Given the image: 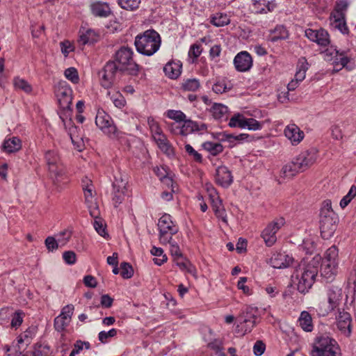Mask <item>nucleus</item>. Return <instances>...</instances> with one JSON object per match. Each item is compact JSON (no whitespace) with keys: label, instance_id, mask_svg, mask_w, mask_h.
Returning a JSON list of instances; mask_svg holds the SVG:
<instances>
[{"label":"nucleus","instance_id":"16","mask_svg":"<svg viewBox=\"0 0 356 356\" xmlns=\"http://www.w3.org/2000/svg\"><path fill=\"white\" fill-rule=\"evenodd\" d=\"M209 197L215 215L217 218L221 219L222 222L227 223V219L226 211L222 204L221 200L214 188H211L209 191Z\"/></svg>","mask_w":356,"mask_h":356},{"label":"nucleus","instance_id":"1","mask_svg":"<svg viewBox=\"0 0 356 356\" xmlns=\"http://www.w3.org/2000/svg\"><path fill=\"white\" fill-rule=\"evenodd\" d=\"M320 259V257H314L308 264H301L296 270L297 289L300 293L307 292L314 284Z\"/></svg>","mask_w":356,"mask_h":356},{"label":"nucleus","instance_id":"19","mask_svg":"<svg viewBox=\"0 0 356 356\" xmlns=\"http://www.w3.org/2000/svg\"><path fill=\"white\" fill-rule=\"evenodd\" d=\"M207 129V125L204 123L198 124L191 120H185L183 124L178 129L177 132L181 136H188L193 132H202Z\"/></svg>","mask_w":356,"mask_h":356},{"label":"nucleus","instance_id":"36","mask_svg":"<svg viewBox=\"0 0 356 356\" xmlns=\"http://www.w3.org/2000/svg\"><path fill=\"white\" fill-rule=\"evenodd\" d=\"M323 262L329 264L334 263V264H338V249L336 246H331L327 250L325 253Z\"/></svg>","mask_w":356,"mask_h":356},{"label":"nucleus","instance_id":"14","mask_svg":"<svg viewBox=\"0 0 356 356\" xmlns=\"http://www.w3.org/2000/svg\"><path fill=\"white\" fill-rule=\"evenodd\" d=\"M74 309L72 305H67L62 309L60 314L54 319V327L57 331L64 330L69 325Z\"/></svg>","mask_w":356,"mask_h":356},{"label":"nucleus","instance_id":"9","mask_svg":"<svg viewBox=\"0 0 356 356\" xmlns=\"http://www.w3.org/2000/svg\"><path fill=\"white\" fill-rule=\"evenodd\" d=\"M343 293L341 288L337 286H331L327 290V299L328 305L327 308L319 307L318 312L321 316H326L330 312L337 308L342 300Z\"/></svg>","mask_w":356,"mask_h":356},{"label":"nucleus","instance_id":"12","mask_svg":"<svg viewBox=\"0 0 356 356\" xmlns=\"http://www.w3.org/2000/svg\"><path fill=\"white\" fill-rule=\"evenodd\" d=\"M118 71L119 70L115 62H108L99 72L101 86L105 88H111L115 81Z\"/></svg>","mask_w":356,"mask_h":356},{"label":"nucleus","instance_id":"59","mask_svg":"<svg viewBox=\"0 0 356 356\" xmlns=\"http://www.w3.org/2000/svg\"><path fill=\"white\" fill-rule=\"evenodd\" d=\"M72 236L71 232L69 230H63L56 235L57 240L60 246H64L70 239Z\"/></svg>","mask_w":356,"mask_h":356},{"label":"nucleus","instance_id":"45","mask_svg":"<svg viewBox=\"0 0 356 356\" xmlns=\"http://www.w3.org/2000/svg\"><path fill=\"white\" fill-rule=\"evenodd\" d=\"M261 237L268 247L273 245L277 241V236L266 227L262 231Z\"/></svg>","mask_w":356,"mask_h":356},{"label":"nucleus","instance_id":"35","mask_svg":"<svg viewBox=\"0 0 356 356\" xmlns=\"http://www.w3.org/2000/svg\"><path fill=\"white\" fill-rule=\"evenodd\" d=\"M337 215L333 211L332 208V202L330 200H325L323 204L320 211V219L336 218Z\"/></svg>","mask_w":356,"mask_h":356},{"label":"nucleus","instance_id":"42","mask_svg":"<svg viewBox=\"0 0 356 356\" xmlns=\"http://www.w3.org/2000/svg\"><path fill=\"white\" fill-rule=\"evenodd\" d=\"M147 124L153 138L163 134V132L159 123L153 118H148Z\"/></svg>","mask_w":356,"mask_h":356},{"label":"nucleus","instance_id":"13","mask_svg":"<svg viewBox=\"0 0 356 356\" xmlns=\"http://www.w3.org/2000/svg\"><path fill=\"white\" fill-rule=\"evenodd\" d=\"M318 159V150L311 148L300 153L294 160L298 168L303 172L316 163Z\"/></svg>","mask_w":356,"mask_h":356},{"label":"nucleus","instance_id":"54","mask_svg":"<svg viewBox=\"0 0 356 356\" xmlns=\"http://www.w3.org/2000/svg\"><path fill=\"white\" fill-rule=\"evenodd\" d=\"M95 40V33L92 30H88L79 37V42L82 44L92 43Z\"/></svg>","mask_w":356,"mask_h":356},{"label":"nucleus","instance_id":"29","mask_svg":"<svg viewBox=\"0 0 356 356\" xmlns=\"http://www.w3.org/2000/svg\"><path fill=\"white\" fill-rule=\"evenodd\" d=\"M182 65L180 61H169L163 67L166 76L170 79H177L181 74Z\"/></svg>","mask_w":356,"mask_h":356},{"label":"nucleus","instance_id":"18","mask_svg":"<svg viewBox=\"0 0 356 356\" xmlns=\"http://www.w3.org/2000/svg\"><path fill=\"white\" fill-rule=\"evenodd\" d=\"M337 217L320 219L321 234L324 239H329L333 236L337 227Z\"/></svg>","mask_w":356,"mask_h":356},{"label":"nucleus","instance_id":"5","mask_svg":"<svg viewBox=\"0 0 356 356\" xmlns=\"http://www.w3.org/2000/svg\"><path fill=\"white\" fill-rule=\"evenodd\" d=\"M134 52L131 48L122 47L116 53L115 60L119 71L127 72L130 74H136L138 65L133 58Z\"/></svg>","mask_w":356,"mask_h":356},{"label":"nucleus","instance_id":"50","mask_svg":"<svg viewBox=\"0 0 356 356\" xmlns=\"http://www.w3.org/2000/svg\"><path fill=\"white\" fill-rule=\"evenodd\" d=\"M141 0H118V3L125 10H134L137 9L140 4Z\"/></svg>","mask_w":356,"mask_h":356},{"label":"nucleus","instance_id":"11","mask_svg":"<svg viewBox=\"0 0 356 356\" xmlns=\"http://www.w3.org/2000/svg\"><path fill=\"white\" fill-rule=\"evenodd\" d=\"M95 124L108 137L111 138L118 137V134L116 127L114 125L110 115L103 110L97 111Z\"/></svg>","mask_w":356,"mask_h":356},{"label":"nucleus","instance_id":"2","mask_svg":"<svg viewBox=\"0 0 356 356\" xmlns=\"http://www.w3.org/2000/svg\"><path fill=\"white\" fill-rule=\"evenodd\" d=\"M45 160L54 184L58 189H61L62 184H66L68 181L59 156L56 152L49 150L45 153Z\"/></svg>","mask_w":356,"mask_h":356},{"label":"nucleus","instance_id":"21","mask_svg":"<svg viewBox=\"0 0 356 356\" xmlns=\"http://www.w3.org/2000/svg\"><path fill=\"white\" fill-rule=\"evenodd\" d=\"M216 181L222 187H228L232 183V175L226 166L221 165L216 168Z\"/></svg>","mask_w":356,"mask_h":356},{"label":"nucleus","instance_id":"61","mask_svg":"<svg viewBox=\"0 0 356 356\" xmlns=\"http://www.w3.org/2000/svg\"><path fill=\"white\" fill-rule=\"evenodd\" d=\"M185 150L188 153V154L195 161L201 163L202 161V155L197 152L196 150L193 149V147L189 145L186 144L185 145Z\"/></svg>","mask_w":356,"mask_h":356},{"label":"nucleus","instance_id":"6","mask_svg":"<svg viewBox=\"0 0 356 356\" xmlns=\"http://www.w3.org/2000/svg\"><path fill=\"white\" fill-rule=\"evenodd\" d=\"M159 241L166 245L172 239V236L179 231L178 225L172 220L170 215L165 213L159 220Z\"/></svg>","mask_w":356,"mask_h":356},{"label":"nucleus","instance_id":"7","mask_svg":"<svg viewBox=\"0 0 356 356\" xmlns=\"http://www.w3.org/2000/svg\"><path fill=\"white\" fill-rule=\"evenodd\" d=\"M82 182L85 202L87 205L89 213L92 218H97L99 215V211L96 202L95 191L92 184V181L86 177L83 179Z\"/></svg>","mask_w":356,"mask_h":356},{"label":"nucleus","instance_id":"55","mask_svg":"<svg viewBox=\"0 0 356 356\" xmlns=\"http://www.w3.org/2000/svg\"><path fill=\"white\" fill-rule=\"evenodd\" d=\"M120 275L124 279L131 278L134 275L132 266L127 262H123L120 265Z\"/></svg>","mask_w":356,"mask_h":356},{"label":"nucleus","instance_id":"49","mask_svg":"<svg viewBox=\"0 0 356 356\" xmlns=\"http://www.w3.org/2000/svg\"><path fill=\"white\" fill-rule=\"evenodd\" d=\"M165 115L168 118L178 123L183 122L186 119V115L182 111L178 110H168Z\"/></svg>","mask_w":356,"mask_h":356},{"label":"nucleus","instance_id":"34","mask_svg":"<svg viewBox=\"0 0 356 356\" xmlns=\"http://www.w3.org/2000/svg\"><path fill=\"white\" fill-rule=\"evenodd\" d=\"M309 63L305 58H300L297 65V70L295 74V79L299 82L302 81L306 75V72L308 70Z\"/></svg>","mask_w":356,"mask_h":356},{"label":"nucleus","instance_id":"3","mask_svg":"<svg viewBox=\"0 0 356 356\" xmlns=\"http://www.w3.org/2000/svg\"><path fill=\"white\" fill-rule=\"evenodd\" d=\"M161 42V37L156 31L147 30L136 37L134 44L139 53L149 56L159 50Z\"/></svg>","mask_w":356,"mask_h":356},{"label":"nucleus","instance_id":"17","mask_svg":"<svg viewBox=\"0 0 356 356\" xmlns=\"http://www.w3.org/2000/svg\"><path fill=\"white\" fill-rule=\"evenodd\" d=\"M239 318L241 323L245 325V332H250L257 323V309L252 307H247Z\"/></svg>","mask_w":356,"mask_h":356},{"label":"nucleus","instance_id":"15","mask_svg":"<svg viewBox=\"0 0 356 356\" xmlns=\"http://www.w3.org/2000/svg\"><path fill=\"white\" fill-rule=\"evenodd\" d=\"M305 35L309 40L316 42L320 46H327L330 42L328 32L323 29L318 30L308 29L305 30Z\"/></svg>","mask_w":356,"mask_h":356},{"label":"nucleus","instance_id":"47","mask_svg":"<svg viewBox=\"0 0 356 356\" xmlns=\"http://www.w3.org/2000/svg\"><path fill=\"white\" fill-rule=\"evenodd\" d=\"M200 83L197 79H188L182 83V88L187 91H196L199 89Z\"/></svg>","mask_w":356,"mask_h":356},{"label":"nucleus","instance_id":"27","mask_svg":"<svg viewBox=\"0 0 356 356\" xmlns=\"http://www.w3.org/2000/svg\"><path fill=\"white\" fill-rule=\"evenodd\" d=\"M330 24L338 29L341 33L346 34L348 33V28L346 22V16L330 13Z\"/></svg>","mask_w":356,"mask_h":356},{"label":"nucleus","instance_id":"63","mask_svg":"<svg viewBox=\"0 0 356 356\" xmlns=\"http://www.w3.org/2000/svg\"><path fill=\"white\" fill-rule=\"evenodd\" d=\"M49 348L47 345H36L33 352V356H48Z\"/></svg>","mask_w":356,"mask_h":356},{"label":"nucleus","instance_id":"32","mask_svg":"<svg viewBox=\"0 0 356 356\" xmlns=\"http://www.w3.org/2000/svg\"><path fill=\"white\" fill-rule=\"evenodd\" d=\"M298 323L300 327L305 332H312L313 330L312 318L307 311H303L300 313Z\"/></svg>","mask_w":356,"mask_h":356},{"label":"nucleus","instance_id":"4","mask_svg":"<svg viewBox=\"0 0 356 356\" xmlns=\"http://www.w3.org/2000/svg\"><path fill=\"white\" fill-rule=\"evenodd\" d=\"M312 356H341V350L334 339L320 334L314 341Z\"/></svg>","mask_w":356,"mask_h":356},{"label":"nucleus","instance_id":"56","mask_svg":"<svg viewBox=\"0 0 356 356\" xmlns=\"http://www.w3.org/2000/svg\"><path fill=\"white\" fill-rule=\"evenodd\" d=\"M111 99L113 104L119 108L124 106L126 104L125 99L122 95L118 92H115L111 95Z\"/></svg>","mask_w":356,"mask_h":356},{"label":"nucleus","instance_id":"31","mask_svg":"<svg viewBox=\"0 0 356 356\" xmlns=\"http://www.w3.org/2000/svg\"><path fill=\"white\" fill-rule=\"evenodd\" d=\"M22 147V143L19 138L13 137L4 140L3 143V149L7 153L17 152Z\"/></svg>","mask_w":356,"mask_h":356},{"label":"nucleus","instance_id":"52","mask_svg":"<svg viewBox=\"0 0 356 356\" xmlns=\"http://www.w3.org/2000/svg\"><path fill=\"white\" fill-rule=\"evenodd\" d=\"M127 189H120L119 188H113V202L115 207L121 204L124 199L125 192Z\"/></svg>","mask_w":356,"mask_h":356},{"label":"nucleus","instance_id":"28","mask_svg":"<svg viewBox=\"0 0 356 356\" xmlns=\"http://www.w3.org/2000/svg\"><path fill=\"white\" fill-rule=\"evenodd\" d=\"M90 7L92 15L96 17H106L111 14V9L106 3L93 2Z\"/></svg>","mask_w":356,"mask_h":356},{"label":"nucleus","instance_id":"37","mask_svg":"<svg viewBox=\"0 0 356 356\" xmlns=\"http://www.w3.org/2000/svg\"><path fill=\"white\" fill-rule=\"evenodd\" d=\"M202 147L213 156H216L223 151V146L219 143L207 141L202 144Z\"/></svg>","mask_w":356,"mask_h":356},{"label":"nucleus","instance_id":"62","mask_svg":"<svg viewBox=\"0 0 356 356\" xmlns=\"http://www.w3.org/2000/svg\"><path fill=\"white\" fill-rule=\"evenodd\" d=\"M44 244L49 252H53L58 248L60 245L57 238L53 236H48L44 241Z\"/></svg>","mask_w":356,"mask_h":356},{"label":"nucleus","instance_id":"46","mask_svg":"<svg viewBox=\"0 0 356 356\" xmlns=\"http://www.w3.org/2000/svg\"><path fill=\"white\" fill-rule=\"evenodd\" d=\"M231 84L226 80L222 79L216 81L213 86V90L216 94H222L230 90Z\"/></svg>","mask_w":356,"mask_h":356},{"label":"nucleus","instance_id":"38","mask_svg":"<svg viewBox=\"0 0 356 356\" xmlns=\"http://www.w3.org/2000/svg\"><path fill=\"white\" fill-rule=\"evenodd\" d=\"M229 22V17L223 13H216L211 19V23L217 27L227 25Z\"/></svg>","mask_w":356,"mask_h":356},{"label":"nucleus","instance_id":"43","mask_svg":"<svg viewBox=\"0 0 356 356\" xmlns=\"http://www.w3.org/2000/svg\"><path fill=\"white\" fill-rule=\"evenodd\" d=\"M248 138L249 135L247 134H240L238 135H233L231 134H227V132H223L222 134V140L227 141L230 143H232L234 141L241 142L248 139Z\"/></svg>","mask_w":356,"mask_h":356},{"label":"nucleus","instance_id":"25","mask_svg":"<svg viewBox=\"0 0 356 356\" xmlns=\"http://www.w3.org/2000/svg\"><path fill=\"white\" fill-rule=\"evenodd\" d=\"M153 139L155 141V143H156L158 147L165 155H167L168 157H174L175 156V154L174 148L164 134L162 135H160Z\"/></svg>","mask_w":356,"mask_h":356},{"label":"nucleus","instance_id":"33","mask_svg":"<svg viewBox=\"0 0 356 356\" xmlns=\"http://www.w3.org/2000/svg\"><path fill=\"white\" fill-rule=\"evenodd\" d=\"M211 113L216 120L227 119L228 108L224 104L215 103L211 108Z\"/></svg>","mask_w":356,"mask_h":356},{"label":"nucleus","instance_id":"8","mask_svg":"<svg viewBox=\"0 0 356 356\" xmlns=\"http://www.w3.org/2000/svg\"><path fill=\"white\" fill-rule=\"evenodd\" d=\"M324 60L333 64V71L339 72L346 66L350 59L343 51L339 52L336 48L330 47L322 52Z\"/></svg>","mask_w":356,"mask_h":356},{"label":"nucleus","instance_id":"41","mask_svg":"<svg viewBox=\"0 0 356 356\" xmlns=\"http://www.w3.org/2000/svg\"><path fill=\"white\" fill-rule=\"evenodd\" d=\"M285 224V219L283 217H278L270 222L266 227L272 231L276 235L277 232L284 227Z\"/></svg>","mask_w":356,"mask_h":356},{"label":"nucleus","instance_id":"26","mask_svg":"<svg viewBox=\"0 0 356 356\" xmlns=\"http://www.w3.org/2000/svg\"><path fill=\"white\" fill-rule=\"evenodd\" d=\"M299 172H302L298 168L295 160L285 164L281 169L280 177L283 179H290L296 176Z\"/></svg>","mask_w":356,"mask_h":356},{"label":"nucleus","instance_id":"57","mask_svg":"<svg viewBox=\"0 0 356 356\" xmlns=\"http://www.w3.org/2000/svg\"><path fill=\"white\" fill-rule=\"evenodd\" d=\"M263 123L256 120L254 118H245V128L249 130L257 131L260 130L263 127Z\"/></svg>","mask_w":356,"mask_h":356},{"label":"nucleus","instance_id":"22","mask_svg":"<svg viewBox=\"0 0 356 356\" xmlns=\"http://www.w3.org/2000/svg\"><path fill=\"white\" fill-rule=\"evenodd\" d=\"M270 262L274 268H284L292 264L293 258L284 252H277L272 256Z\"/></svg>","mask_w":356,"mask_h":356},{"label":"nucleus","instance_id":"60","mask_svg":"<svg viewBox=\"0 0 356 356\" xmlns=\"http://www.w3.org/2000/svg\"><path fill=\"white\" fill-rule=\"evenodd\" d=\"M117 334V330L112 328L108 332L102 331L98 334L99 340L101 343H105L111 337H113Z\"/></svg>","mask_w":356,"mask_h":356},{"label":"nucleus","instance_id":"24","mask_svg":"<svg viewBox=\"0 0 356 356\" xmlns=\"http://www.w3.org/2000/svg\"><path fill=\"white\" fill-rule=\"evenodd\" d=\"M284 134L293 145H298L304 138L303 131L293 124L286 127Z\"/></svg>","mask_w":356,"mask_h":356},{"label":"nucleus","instance_id":"20","mask_svg":"<svg viewBox=\"0 0 356 356\" xmlns=\"http://www.w3.org/2000/svg\"><path fill=\"white\" fill-rule=\"evenodd\" d=\"M234 64L237 71L246 72L251 68L252 59L247 51H241L235 56Z\"/></svg>","mask_w":356,"mask_h":356},{"label":"nucleus","instance_id":"40","mask_svg":"<svg viewBox=\"0 0 356 356\" xmlns=\"http://www.w3.org/2000/svg\"><path fill=\"white\" fill-rule=\"evenodd\" d=\"M175 264L183 271L194 274L195 269L191 264L181 256L179 259H174Z\"/></svg>","mask_w":356,"mask_h":356},{"label":"nucleus","instance_id":"10","mask_svg":"<svg viewBox=\"0 0 356 356\" xmlns=\"http://www.w3.org/2000/svg\"><path fill=\"white\" fill-rule=\"evenodd\" d=\"M335 323L341 335L347 338L350 337L353 330V319L349 312L344 309H338L335 316Z\"/></svg>","mask_w":356,"mask_h":356},{"label":"nucleus","instance_id":"23","mask_svg":"<svg viewBox=\"0 0 356 356\" xmlns=\"http://www.w3.org/2000/svg\"><path fill=\"white\" fill-rule=\"evenodd\" d=\"M58 102L61 108L67 109L72 103V90L68 87H62L57 92Z\"/></svg>","mask_w":356,"mask_h":356},{"label":"nucleus","instance_id":"48","mask_svg":"<svg viewBox=\"0 0 356 356\" xmlns=\"http://www.w3.org/2000/svg\"><path fill=\"white\" fill-rule=\"evenodd\" d=\"M127 179L126 175L118 172L114 176L113 188H119L120 189H127Z\"/></svg>","mask_w":356,"mask_h":356},{"label":"nucleus","instance_id":"64","mask_svg":"<svg viewBox=\"0 0 356 356\" xmlns=\"http://www.w3.org/2000/svg\"><path fill=\"white\" fill-rule=\"evenodd\" d=\"M23 322V313L20 311L16 312L12 317L11 327L17 328Z\"/></svg>","mask_w":356,"mask_h":356},{"label":"nucleus","instance_id":"30","mask_svg":"<svg viewBox=\"0 0 356 356\" xmlns=\"http://www.w3.org/2000/svg\"><path fill=\"white\" fill-rule=\"evenodd\" d=\"M338 264L334 263H322L321 265V275L327 280V281H332L337 273Z\"/></svg>","mask_w":356,"mask_h":356},{"label":"nucleus","instance_id":"44","mask_svg":"<svg viewBox=\"0 0 356 356\" xmlns=\"http://www.w3.org/2000/svg\"><path fill=\"white\" fill-rule=\"evenodd\" d=\"M245 118L243 115L236 113L229 120V126L230 127H239L245 129Z\"/></svg>","mask_w":356,"mask_h":356},{"label":"nucleus","instance_id":"39","mask_svg":"<svg viewBox=\"0 0 356 356\" xmlns=\"http://www.w3.org/2000/svg\"><path fill=\"white\" fill-rule=\"evenodd\" d=\"M13 84L15 89L21 90L27 94L31 93L33 89L31 85L27 81L19 77L14 79Z\"/></svg>","mask_w":356,"mask_h":356},{"label":"nucleus","instance_id":"53","mask_svg":"<svg viewBox=\"0 0 356 356\" xmlns=\"http://www.w3.org/2000/svg\"><path fill=\"white\" fill-rule=\"evenodd\" d=\"M347 0H341L337 1L334 10L331 13L346 16V10L348 8Z\"/></svg>","mask_w":356,"mask_h":356},{"label":"nucleus","instance_id":"51","mask_svg":"<svg viewBox=\"0 0 356 356\" xmlns=\"http://www.w3.org/2000/svg\"><path fill=\"white\" fill-rule=\"evenodd\" d=\"M356 196V186L353 185L348 193L340 201V207L343 209L348 205L350 201Z\"/></svg>","mask_w":356,"mask_h":356},{"label":"nucleus","instance_id":"58","mask_svg":"<svg viewBox=\"0 0 356 356\" xmlns=\"http://www.w3.org/2000/svg\"><path fill=\"white\" fill-rule=\"evenodd\" d=\"M65 76L73 83H77L79 81L77 70L74 67H69L65 70Z\"/></svg>","mask_w":356,"mask_h":356}]
</instances>
